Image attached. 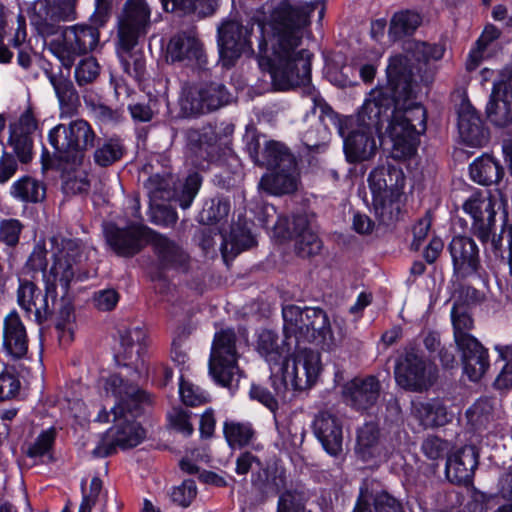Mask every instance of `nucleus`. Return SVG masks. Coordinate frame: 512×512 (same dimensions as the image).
<instances>
[{
  "instance_id": "nucleus-1",
  "label": "nucleus",
  "mask_w": 512,
  "mask_h": 512,
  "mask_svg": "<svg viewBox=\"0 0 512 512\" xmlns=\"http://www.w3.org/2000/svg\"><path fill=\"white\" fill-rule=\"evenodd\" d=\"M386 73L387 85L374 89L370 98H390L392 103L380 118L383 124H388L386 131L394 147L401 149L404 155H411L416 150L419 135L426 130V110L415 101L413 69L405 57L391 56Z\"/></svg>"
},
{
  "instance_id": "nucleus-2",
  "label": "nucleus",
  "mask_w": 512,
  "mask_h": 512,
  "mask_svg": "<svg viewBox=\"0 0 512 512\" xmlns=\"http://www.w3.org/2000/svg\"><path fill=\"white\" fill-rule=\"evenodd\" d=\"M306 23L303 9L280 2L272 11L269 25L273 34L275 59L267 60L274 86L279 90L306 85L310 82L311 63L307 50L295 51Z\"/></svg>"
},
{
  "instance_id": "nucleus-3",
  "label": "nucleus",
  "mask_w": 512,
  "mask_h": 512,
  "mask_svg": "<svg viewBox=\"0 0 512 512\" xmlns=\"http://www.w3.org/2000/svg\"><path fill=\"white\" fill-rule=\"evenodd\" d=\"M106 390L111 391L118 402L111 411L113 427L92 450V454L96 457L109 456L116 447L133 448L144 438V430L134 418L140 405L148 400L146 392L137 385L125 381L119 375H111L106 380Z\"/></svg>"
},
{
  "instance_id": "nucleus-4",
  "label": "nucleus",
  "mask_w": 512,
  "mask_h": 512,
  "mask_svg": "<svg viewBox=\"0 0 512 512\" xmlns=\"http://www.w3.org/2000/svg\"><path fill=\"white\" fill-rule=\"evenodd\" d=\"M50 243L53 263L45 275V291L55 300L58 295L57 287H60L62 294L56 303L59 306L56 327H63L74 321V307L68 297L71 283L86 279L88 273L81 270L84 250L77 240L53 236Z\"/></svg>"
},
{
  "instance_id": "nucleus-5",
  "label": "nucleus",
  "mask_w": 512,
  "mask_h": 512,
  "mask_svg": "<svg viewBox=\"0 0 512 512\" xmlns=\"http://www.w3.org/2000/svg\"><path fill=\"white\" fill-rule=\"evenodd\" d=\"M392 103L386 96L368 98L356 118H346L335 123L338 133L344 138V152L349 163L369 160L377 151L374 134L384 126L380 116Z\"/></svg>"
},
{
  "instance_id": "nucleus-6",
  "label": "nucleus",
  "mask_w": 512,
  "mask_h": 512,
  "mask_svg": "<svg viewBox=\"0 0 512 512\" xmlns=\"http://www.w3.org/2000/svg\"><path fill=\"white\" fill-rule=\"evenodd\" d=\"M96 139V132L84 119L58 124L48 134L53 153L51 157L43 155L44 168L62 169L66 164L81 166L85 152L95 147Z\"/></svg>"
},
{
  "instance_id": "nucleus-7",
  "label": "nucleus",
  "mask_w": 512,
  "mask_h": 512,
  "mask_svg": "<svg viewBox=\"0 0 512 512\" xmlns=\"http://www.w3.org/2000/svg\"><path fill=\"white\" fill-rule=\"evenodd\" d=\"M236 335L232 329L221 330L215 334L209 370L217 383L224 387L238 386L241 371L237 365Z\"/></svg>"
},
{
  "instance_id": "nucleus-8",
  "label": "nucleus",
  "mask_w": 512,
  "mask_h": 512,
  "mask_svg": "<svg viewBox=\"0 0 512 512\" xmlns=\"http://www.w3.org/2000/svg\"><path fill=\"white\" fill-rule=\"evenodd\" d=\"M394 377L398 386L409 392L423 393L437 380L436 366L415 348H410L397 360Z\"/></svg>"
},
{
  "instance_id": "nucleus-9",
  "label": "nucleus",
  "mask_w": 512,
  "mask_h": 512,
  "mask_svg": "<svg viewBox=\"0 0 512 512\" xmlns=\"http://www.w3.org/2000/svg\"><path fill=\"white\" fill-rule=\"evenodd\" d=\"M303 360L304 378L299 376V368L296 362L289 365V361L280 363L279 372L272 371V385L277 396L285 397L289 384L295 391H303L316 384L320 373V352L318 350L304 349L299 356Z\"/></svg>"
},
{
  "instance_id": "nucleus-10",
  "label": "nucleus",
  "mask_w": 512,
  "mask_h": 512,
  "mask_svg": "<svg viewBox=\"0 0 512 512\" xmlns=\"http://www.w3.org/2000/svg\"><path fill=\"white\" fill-rule=\"evenodd\" d=\"M99 43V31L88 25L65 27L61 35L52 40L50 50L65 68H71L77 57L92 51Z\"/></svg>"
},
{
  "instance_id": "nucleus-11",
  "label": "nucleus",
  "mask_w": 512,
  "mask_h": 512,
  "mask_svg": "<svg viewBox=\"0 0 512 512\" xmlns=\"http://www.w3.org/2000/svg\"><path fill=\"white\" fill-rule=\"evenodd\" d=\"M230 94L223 84L211 82L187 84L182 88L179 105L186 117L218 110L228 104Z\"/></svg>"
},
{
  "instance_id": "nucleus-12",
  "label": "nucleus",
  "mask_w": 512,
  "mask_h": 512,
  "mask_svg": "<svg viewBox=\"0 0 512 512\" xmlns=\"http://www.w3.org/2000/svg\"><path fill=\"white\" fill-rule=\"evenodd\" d=\"M151 10L145 0H126L118 16V45L129 53L145 37L151 24Z\"/></svg>"
},
{
  "instance_id": "nucleus-13",
  "label": "nucleus",
  "mask_w": 512,
  "mask_h": 512,
  "mask_svg": "<svg viewBox=\"0 0 512 512\" xmlns=\"http://www.w3.org/2000/svg\"><path fill=\"white\" fill-rule=\"evenodd\" d=\"M313 227L317 228V216L315 214L312 216L307 214L294 215L292 221L281 217L275 225V229L281 237L295 236L297 238L296 251L303 258L316 256L320 252V240Z\"/></svg>"
},
{
  "instance_id": "nucleus-14",
  "label": "nucleus",
  "mask_w": 512,
  "mask_h": 512,
  "mask_svg": "<svg viewBox=\"0 0 512 512\" xmlns=\"http://www.w3.org/2000/svg\"><path fill=\"white\" fill-rule=\"evenodd\" d=\"M486 113L496 127L505 128L512 124V63L506 65L494 81Z\"/></svg>"
},
{
  "instance_id": "nucleus-15",
  "label": "nucleus",
  "mask_w": 512,
  "mask_h": 512,
  "mask_svg": "<svg viewBox=\"0 0 512 512\" xmlns=\"http://www.w3.org/2000/svg\"><path fill=\"white\" fill-rule=\"evenodd\" d=\"M495 203L489 193H474L463 204V210L473 220L471 231L490 252V243L495 233L492 230L495 226Z\"/></svg>"
},
{
  "instance_id": "nucleus-16",
  "label": "nucleus",
  "mask_w": 512,
  "mask_h": 512,
  "mask_svg": "<svg viewBox=\"0 0 512 512\" xmlns=\"http://www.w3.org/2000/svg\"><path fill=\"white\" fill-rule=\"evenodd\" d=\"M252 26L236 18L224 20L217 29L219 53L225 64H232L251 49Z\"/></svg>"
},
{
  "instance_id": "nucleus-17",
  "label": "nucleus",
  "mask_w": 512,
  "mask_h": 512,
  "mask_svg": "<svg viewBox=\"0 0 512 512\" xmlns=\"http://www.w3.org/2000/svg\"><path fill=\"white\" fill-rule=\"evenodd\" d=\"M153 230L142 224H131L119 228L110 224L105 229L107 243L121 257H132L150 243Z\"/></svg>"
},
{
  "instance_id": "nucleus-18",
  "label": "nucleus",
  "mask_w": 512,
  "mask_h": 512,
  "mask_svg": "<svg viewBox=\"0 0 512 512\" xmlns=\"http://www.w3.org/2000/svg\"><path fill=\"white\" fill-rule=\"evenodd\" d=\"M37 129L38 122L30 108L9 125L7 144L12 149V154L23 164L29 163L33 158L34 134Z\"/></svg>"
},
{
  "instance_id": "nucleus-19",
  "label": "nucleus",
  "mask_w": 512,
  "mask_h": 512,
  "mask_svg": "<svg viewBox=\"0 0 512 512\" xmlns=\"http://www.w3.org/2000/svg\"><path fill=\"white\" fill-rule=\"evenodd\" d=\"M247 151L253 162L268 169H293L296 166L295 158L288 148L277 141H266L261 145L259 137L253 136L247 143Z\"/></svg>"
},
{
  "instance_id": "nucleus-20",
  "label": "nucleus",
  "mask_w": 512,
  "mask_h": 512,
  "mask_svg": "<svg viewBox=\"0 0 512 512\" xmlns=\"http://www.w3.org/2000/svg\"><path fill=\"white\" fill-rule=\"evenodd\" d=\"M149 244L153 248L160 269L183 273L188 271L190 257L175 241L153 231Z\"/></svg>"
},
{
  "instance_id": "nucleus-21",
  "label": "nucleus",
  "mask_w": 512,
  "mask_h": 512,
  "mask_svg": "<svg viewBox=\"0 0 512 512\" xmlns=\"http://www.w3.org/2000/svg\"><path fill=\"white\" fill-rule=\"evenodd\" d=\"M167 54L173 62H186L200 68L207 63L203 45L193 31L174 35L167 45Z\"/></svg>"
},
{
  "instance_id": "nucleus-22",
  "label": "nucleus",
  "mask_w": 512,
  "mask_h": 512,
  "mask_svg": "<svg viewBox=\"0 0 512 512\" xmlns=\"http://www.w3.org/2000/svg\"><path fill=\"white\" fill-rule=\"evenodd\" d=\"M454 273L466 278L477 272L480 267L479 250L473 239L457 236L449 244Z\"/></svg>"
},
{
  "instance_id": "nucleus-23",
  "label": "nucleus",
  "mask_w": 512,
  "mask_h": 512,
  "mask_svg": "<svg viewBox=\"0 0 512 512\" xmlns=\"http://www.w3.org/2000/svg\"><path fill=\"white\" fill-rule=\"evenodd\" d=\"M479 454L476 447L464 446L447 457L445 473L454 484H469L478 466Z\"/></svg>"
},
{
  "instance_id": "nucleus-24",
  "label": "nucleus",
  "mask_w": 512,
  "mask_h": 512,
  "mask_svg": "<svg viewBox=\"0 0 512 512\" xmlns=\"http://www.w3.org/2000/svg\"><path fill=\"white\" fill-rule=\"evenodd\" d=\"M458 130L462 141L471 147H481L489 139V132L484 127L480 115L465 100L461 102L458 109Z\"/></svg>"
},
{
  "instance_id": "nucleus-25",
  "label": "nucleus",
  "mask_w": 512,
  "mask_h": 512,
  "mask_svg": "<svg viewBox=\"0 0 512 512\" xmlns=\"http://www.w3.org/2000/svg\"><path fill=\"white\" fill-rule=\"evenodd\" d=\"M381 384L373 375L364 378L356 377L345 385L344 395L349 404L357 410H368L373 407L379 397Z\"/></svg>"
},
{
  "instance_id": "nucleus-26",
  "label": "nucleus",
  "mask_w": 512,
  "mask_h": 512,
  "mask_svg": "<svg viewBox=\"0 0 512 512\" xmlns=\"http://www.w3.org/2000/svg\"><path fill=\"white\" fill-rule=\"evenodd\" d=\"M368 183L372 195L402 197L405 176L400 168L393 165L379 166L369 174Z\"/></svg>"
},
{
  "instance_id": "nucleus-27",
  "label": "nucleus",
  "mask_w": 512,
  "mask_h": 512,
  "mask_svg": "<svg viewBox=\"0 0 512 512\" xmlns=\"http://www.w3.org/2000/svg\"><path fill=\"white\" fill-rule=\"evenodd\" d=\"M3 346L13 359H22L28 352V337L18 313L11 311L4 319Z\"/></svg>"
},
{
  "instance_id": "nucleus-28",
  "label": "nucleus",
  "mask_w": 512,
  "mask_h": 512,
  "mask_svg": "<svg viewBox=\"0 0 512 512\" xmlns=\"http://www.w3.org/2000/svg\"><path fill=\"white\" fill-rule=\"evenodd\" d=\"M355 451L363 461L386 456L387 450L376 423L368 422L358 429Z\"/></svg>"
},
{
  "instance_id": "nucleus-29",
  "label": "nucleus",
  "mask_w": 512,
  "mask_h": 512,
  "mask_svg": "<svg viewBox=\"0 0 512 512\" xmlns=\"http://www.w3.org/2000/svg\"><path fill=\"white\" fill-rule=\"evenodd\" d=\"M457 347L462 354L465 374L471 381L480 380L489 368L487 350L477 339L457 345Z\"/></svg>"
},
{
  "instance_id": "nucleus-30",
  "label": "nucleus",
  "mask_w": 512,
  "mask_h": 512,
  "mask_svg": "<svg viewBox=\"0 0 512 512\" xmlns=\"http://www.w3.org/2000/svg\"><path fill=\"white\" fill-rule=\"evenodd\" d=\"M405 54H397L396 56H402L407 59L408 65L413 69V84H416L415 74L418 68L411 64V59H414L418 64H427L429 61H438L443 58L445 52V46L439 43H428L425 41L418 40H407L402 46Z\"/></svg>"
},
{
  "instance_id": "nucleus-31",
  "label": "nucleus",
  "mask_w": 512,
  "mask_h": 512,
  "mask_svg": "<svg viewBox=\"0 0 512 512\" xmlns=\"http://www.w3.org/2000/svg\"><path fill=\"white\" fill-rule=\"evenodd\" d=\"M411 414L425 429L441 427L450 421L447 408L439 399H432L428 402L413 401Z\"/></svg>"
},
{
  "instance_id": "nucleus-32",
  "label": "nucleus",
  "mask_w": 512,
  "mask_h": 512,
  "mask_svg": "<svg viewBox=\"0 0 512 512\" xmlns=\"http://www.w3.org/2000/svg\"><path fill=\"white\" fill-rule=\"evenodd\" d=\"M52 84L60 104V117H72L78 113L80 106L79 94L72 81L62 74H50Z\"/></svg>"
},
{
  "instance_id": "nucleus-33",
  "label": "nucleus",
  "mask_w": 512,
  "mask_h": 512,
  "mask_svg": "<svg viewBox=\"0 0 512 512\" xmlns=\"http://www.w3.org/2000/svg\"><path fill=\"white\" fill-rule=\"evenodd\" d=\"M273 173L262 176L259 182V189L271 195H282L292 193L297 189L296 166L293 169L281 167Z\"/></svg>"
},
{
  "instance_id": "nucleus-34",
  "label": "nucleus",
  "mask_w": 512,
  "mask_h": 512,
  "mask_svg": "<svg viewBox=\"0 0 512 512\" xmlns=\"http://www.w3.org/2000/svg\"><path fill=\"white\" fill-rule=\"evenodd\" d=\"M500 36L501 30L496 26L492 24L485 26L482 34L476 41L475 47L470 51L466 60V69L468 71L475 70L483 59L493 55L496 41Z\"/></svg>"
},
{
  "instance_id": "nucleus-35",
  "label": "nucleus",
  "mask_w": 512,
  "mask_h": 512,
  "mask_svg": "<svg viewBox=\"0 0 512 512\" xmlns=\"http://www.w3.org/2000/svg\"><path fill=\"white\" fill-rule=\"evenodd\" d=\"M471 179L484 186L498 183L504 176V169L494 157L482 155L469 166Z\"/></svg>"
},
{
  "instance_id": "nucleus-36",
  "label": "nucleus",
  "mask_w": 512,
  "mask_h": 512,
  "mask_svg": "<svg viewBox=\"0 0 512 512\" xmlns=\"http://www.w3.org/2000/svg\"><path fill=\"white\" fill-rule=\"evenodd\" d=\"M76 2L77 0H39L34 9L45 21H73L76 19Z\"/></svg>"
},
{
  "instance_id": "nucleus-37",
  "label": "nucleus",
  "mask_w": 512,
  "mask_h": 512,
  "mask_svg": "<svg viewBox=\"0 0 512 512\" xmlns=\"http://www.w3.org/2000/svg\"><path fill=\"white\" fill-rule=\"evenodd\" d=\"M451 322L456 345H463L465 342L476 339L471 334L474 328V320L467 304L454 302L451 309Z\"/></svg>"
},
{
  "instance_id": "nucleus-38",
  "label": "nucleus",
  "mask_w": 512,
  "mask_h": 512,
  "mask_svg": "<svg viewBox=\"0 0 512 512\" xmlns=\"http://www.w3.org/2000/svg\"><path fill=\"white\" fill-rule=\"evenodd\" d=\"M215 139L212 132L201 133L194 128L185 131L186 149L197 160L210 161L214 158Z\"/></svg>"
},
{
  "instance_id": "nucleus-39",
  "label": "nucleus",
  "mask_w": 512,
  "mask_h": 512,
  "mask_svg": "<svg viewBox=\"0 0 512 512\" xmlns=\"http://www.w3.org/2000/svg\"><path fill=\"white\" fill-rule=\"evenodd\" d=\"M422 16L412 10L396 12L390 19L388 36L392 41H399L411 36L422 24Z\"/></svg>"
},
{
  "instance_id": "nucleus-40",
  "label": "nucleus",
  "mask_w": 512,
  "mask_h": 512,
  "mask_svg": "<svg viewBox=\"0 0 512 512\" xmlns=\"http://www.w3.org/2000/svg\"><path fill=\"white\" fill-rule=\"evenodd\" d=\"M342 424L339 419L330 414L322 413V447L332 456L342 453Z\"/></svg>"
},
{
  "instance_id": "nucleus-41",
  "label": "nucleus",
  "mask_w": 512,
  "mask_h": 512,
  "mask_svg": "<svg viewBox=\"0 0 512 512\" xmlns=\"http://www.w3.org/2000/svg\"><path fill=\"white\" fill-rule=\"evenodd\" d=\"M10 195L22 202L39 203L46 197V186L31 176H23L12 184Z\"/></svg>"
},
{
  "instance_id": "nucleus-42",
  "label": "nucleus",
  "mask_w": 512,
  "mask_h": 512,
  "mask_svg": "<svg viewBox=\"0 0 512 512\" xmlns=\"http://www.w3.org/2000/svg\"><path fill=\"white\" fill-rule=\"evenodd\" d=\"M258 352L272 365H280L289 361L287 354L289 348L278 343V335L271 330H264L260 333L257 345Z\"/></svg>"
},
{
  "instance_id": "nucleus-43",
  "label": "nucleus",
  "mask_w": 512,
  "mask_h": 512,
  "mask_svg": "<svg viewBox=\"0 0 512 512\" xmlns=\"http://www.w3.org/2000/svg\"><path fill=\"white\" fill-rule=\"evenodd\" d=\"M373 208L379 225L390 227L400 218L401 197H390L386 194L372 195Z\"/></svg>"
},
{
  "instance_id": "nucleus-44",
  "label": "nucleus",
  "mask_w": 512,
  "mask_h": 512,
  "mask_svg": "<svg viewBox=\"0 0 512 512\" xmlns=\"http://www.w3.org/2000/svg\"><path fill=\"white\" fill-rule=\"evenodd\" d=\"M224 437L230 448H244L253 441L255 430L249 422L228 420L223 425Z\"/></svg>"
},
{
  "instance_id": "nucleus-45",
  "label": "nucleus",
  "mask_w": 512,
  "mask_h": 512,
  "mask_svg": "<svg viewBox=\"0 0 512 512\" xmlns=\"http://www.w3.org/2000/svg\"><path fill=\"white\" fill-rule=\"evenodd\" d=\"M126 152L122 140L118 137H110L99 143L94 151L95 163L100 167H108L119 161Z\"/></svg>"
},
{
  "instance_id": "nucleus-46",
  "label": "nucleus",
  "mask_w": 512,
  "mask_h": 512,
  "mask_svg": "<svg viewBox=\"0 0 512 512\" xmlns=\"http://www.w3.org/2000/svg\"><path fill=\"white\" fill-rule=\"evenodd\" d=\"M166 11L178 12L179 14H190L198 12L205 16L213 13L216 0H160Z\"/></svg>"
},
{
  "instance_id": "nucleus-47",
  "label": "nucleus",
  "mask_w": 512,
  "mask_h": 512,
  "mask_svg": "<svg viewBox=\"0 0 512 512\" xmlns=\"http://www.w3.org/2000/svg\"><path fill=\"white\" fill-rule=\"evenodd\" d=\"M62 171V189L66 194H80L87 192L90 188L86 173L79 169L80 166L73 167L70 164L63 166Z\"/></svg>"
},
{
  "instance_id": "nucleus-48",
  "label": "nucleus",
  "mask_w": 512,
  "mask_h": 512,
  "mask_svg": "<svg viewBox=\"0 0 512 512\" xmlns=\"http://www.w3.org/2000/svg\"><path fill=\"white\" fill-rule=\"evenodd\" d=\"M172 177L155 174L150 176L144 183V187L150 197V203L158 200H169L174 195L172 192Z\"/></svg>"
},
{
  "instance_id": "nucleus-49",
  "label": "nucleus",
  "mask_w": 512,
  "mask_h": 512,
  "mask_svg": "<svg viewBox=\"0 0 512 512\" xmlns=\"http://www.w3.org/2000/svg\"><path fill=\"white\" fill-rule=\"evenodd\" d=\"M254 244L255 240L249 231L241 227L232 228L229 240H224L222 245L223 257H226L229 251V246L230 253L237 255L241 251L252 247Z\"/></svg>"
},
{
  "instance_id": "nucleus-50",
  "label": "nucleus",
  "mask_w": 512,
  "mask_h": 512,
  "mask_svg": "<svg viewBox=\"0 0 512 512\" xmlns=\"http://www.w3.org/2000/svg\"><path fill=\"white\" fill-rule=\"evenodd\" d=\"M343 339V330L341 324L334 320L330 322L326 315L323 316L322 323V351H334L339 347Z\"/></svg>"
},
{
  "instance_id": "nucleus-51",
  "label": "nucleus",
  "mask_w": 512,
  "mask_h": 512,
  "mask_svg": "<svg viewBox=\"0 0 512 512\" xmlns=\"http://www.w3.org/2000/svg\"><path fill=\"white\" fill-rule=\"evenodd\" d=\"M375 486L374 481H365L362 484L353 512H376L375 499L379 496L380 490Z\"/></svg>"
},
{
  "instance_id": "nucleus-52",
  "label": "nucleus",
  "mask_w": 512,
  "mask_h": 512,
  "mask_svg": "<svg viewBox=\"0 0 512 512\" xmlns=\"http://www.w3.org/2000/svg\"><path fill=\"white\" fill-rule=\"evenodd\" d=\"M500 358L505 361L501 372L495 379L494 385L498 389L512 388V346H496Z\"/></svg>"
},
{
  "instance_id": "nucleus-53",
  "label": "nucleus",
  "mask_w": 512,
  "mask_h": 512,
  "mask_svg": "<svg viewBox=\"0 0 512 512\" xmlns=\"http://www.w3.org/2000/svg\"><path fill=\"white\" fill-rule=\"evenodd\" d=\"M229 211L230 205L226 200L212 199L200 212V219L203 223L211 224L226 218Z\"/></svg>"
},
{
  "instance_id": "nucleus-54",
  "label": "nucleus",
  "mask_w": 512,
  "mask_h": 512,
  "mask_svg": "<svg viewBox=\"0 0 512 512\" xmlns=\"http://www.w3.org/2000/svg\"><path fill=\"white\" fill-rule=\"evenodd\" d=\"M424 455L430 460L442 459L450 450V443L435 435L427 436L421 445Z\"/></svg>"
},
{
  "instance_id": "nucleus-55",
  "label": "nucleus",
  "mask_w": 512,
  "mask_h": 512,
  "mask_svg": "<svg viewBox=\"0 0 512 512\" xmlns=\"http://www.w3.org/2000/svg\"><path fill=\"white\" fill-rule=\"evenodd\" d=\"M100 67L96 59L88 57L79 62L75 69V79L78 85L92 83L99 76Z\"/></svg>"
},
{
  "instance_id": "nucleus-56",
  "label": "nucleus",
  "mask_w": 512,
  "mask_h": 512,
  "mask_svg": "<svg viewBox=\"0 0 512 512\" xmlns=\"http://www.w3.org/2000/svg\"><path fill=\"white\" fill-rule=\"evenodd\" d=\"M493 407L488 399H479L466 412L467 418L475 425H486L492 418Z\"/></svg>"
},
{
  "instance_id": "nucleus-57",
  "label": "nucleus",
  "mask_w": 512,
  "mask_h": 512,
  "mask_svg": "<svg viewBox=\"0 0 512 512\" xmlns=\"http://www.w3.org/2000/svg\"><path fill=\"white\" fill-rule=\"evenodd\" d=\"M201 186V177L198 173L190 174L183 184L182 190L176 195V201L180 207L187 209L190 207Z\"/></svg>"
},
{
  "instance_id": "nucleus-58",
  "label": "nucleus",
  "mask_w": 512,
  "mask_h": 512,
  "mask_svg": "<svg viewBox=\"0 0 512 512\" xmlns=\"http://www.w3.org/2000/svg\"><path fill=\"white\" fill-rule=\"evenodd\" d=\"M318 314V308L306 307L302 309V316L300 320V336L308 342L315 341L320 334L319 330H317L314 325Z\"/></svg>"
},
{
  "instance_id": "nucleus-59",
  "label": "nucleus",
  "mask_w": 512,
  "mask_h": 512,
  "mask_svg": "<svg viewBox=\"0 0 512 512\" xmlns=\"http://www.w3.org/2000/svg\"><path fill=\"white\" fill-rule=\"evenodd\" d=\"M197 495L195 481L187 479L181 485L175 487L171 492V499L174 503L183 508L188 507Z\"/></svg>"
},
{
  "instance_id": "nucleus-60",
  "label": "nucleus",
  "mask_w": 512,
  "mask_h": 512,
  "mask_svg": "<svg viewBox=\"0 0 512 512\" xmlns=\"http://www.w3.org/2000/svg\"><path fill=\"white\" fill-rule=\"evenodd\" d=\"M284 319V334L286 339L291 336L300 335V320L302 316V309L295 305H288L282 311Z\"/></svg>"
},
{
  "instance_id": "nucleus-61",
  "label": "nucleus",
  "mask_w": 512,
  "mask_h": 512,
  "mask_svg": "<svg viewBox=\"0 0 512 512\" xmlns=\"http://www.w3.org/2000/svg\"><path fill=\"white\" fill-rule=\"evenodd\" d=\"M169 425L176 431L183 433L186 436H190L194 427L190 422V414L181 407H174L168 413Z\"/></svg>"
},
{
  "instance_id": "nucleus-62",
  "label": "nucleus",
  "mask_w": 512,
  "mask_h": 512,
  "mask_svg": "<svg viewBox=\"0 0 512 512\" xmlns=\"http://www.w3.org/2000/svg\"><path fill=\"white\" fill-rule=\"evenodd\" d=\"M42 293L38 287L31 281H21L17 298L19 305L28 313H31V305L35 304L36 297H41Z\"/></svg>"
},
{
  "instance_id": "nucleus-63",
  "label": "nucleus",
  "mask_w": 512,
  "mask_h": 512,
  "mask_svg": "<svg viewBox=\"0 0 512 512\" xmlns=\"http://www.w3.org/2000/svg\"><path fill=\"white\" fill-rule=\"evenodd\" d=\"M180 396L187 406H199L208 402V394L198 386L182 381L180 384Z\"/></svg>"
},
{
  "instance_id": "nucleus-64",
  "label": "nucleus",
  "mask_w": 512,
  "mask_h": 512,
  "mask_svg": "<svg viewBox=\"0 0 512 512\" xmlns=\"http://www.w3.org/2000/svg\"><path fill=\"white\" fill-rule=\"evenodd\" d=\"M277 512H311L305 509L303 498L298 492L286 491L278 501Z\"/></svg>"
}]
</instances>
